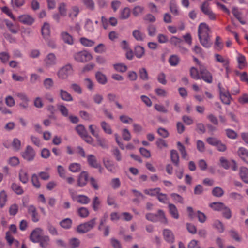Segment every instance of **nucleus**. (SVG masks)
Segmentation results:
<instances>
[{
	"label": "nucleus",
	"mask_w": 248,
	"mask_h": 248,
	"mask_svg": "<svg viewBox=\"0 0 248 248\" xmlns=\"http://www.w3.org/2000/svg\"><path fill=\"white\" fill-rule=\"evenodd\" d=\"M211 31L209 26L205 23H201L198 30V35L202 45L206 48H209L212 45L211 36L209 33Z\"/></svg>",
	"instance_id": "nucleus-1"
},
{
	"label": "nucleus",
	"mask_w": 248,
	"mask_h": 248,
	"mask_svg": "<svg viewBox=\"0 0 248 248\" xmlns=\"http://www.w3.org/2000/svg\"><path fill=\"white\" fill-rule=\"evenodd\" d=\"M74 69L70 63H67L60 68L57 72V76L61 79H66L73 75Z\"/></svg>",
	"instance_id": "nucleus-2"
},
{
	"label": "nucleus",
	"mask_w": 248,
	"mask_h": 248,
	"mask_svg": "<svg viewBox=\"0 0 248 248\" xmlns=\"http://www.w3.org/2000/svg\"><path fill=\"white\" fill-rule=\"evenodd\" d=\"M96 218H94L89 221L78 225L76 228V231L79 234H84L91 231L96 224Z\"/></svg>",
	"instance_id": "nucleus-3"
},
{
	"label": "nucleus",
	"mask_w": 248,
	"mask_h": 248,
	"mask_svg": "<svg viewBox=\"0 0 248 248\" xmlns=\"http://www.w3.org/2000/svg\"><path fill=\"white\" fill-rule=\"evenodd\" d=\"M74 60L78 62L85 63L91 60L93 57L90 53L86 50L75 53L73 55Z\"/></svg>",
	"instance_id": "nucleus-4"
},
{
	"label": "nucleus",
	"mask_w": 248,
	"mask_h": 248,
	"mask_svg": "<svg viewBox=\"0 0 248 248\" xmlns=\"http://www.w3.org/2000/svg\"><path fill=\"white\" fill-rule=\"evenodd\" d=\"M36 153L32 147L28 145L25 150L21 153L22 157L28 161H32L35 156Z\"/></svg>",
	"instance_id": "nucleus-5"
},
{
	"label": "nucleus",
	"mask_w": 248,
	"mask_h": 248,
	"mask_svg": "<svg viewBox=\"0 0 248 248\" xmlns=\"http://www.w3.org/2000/svg\"><path fill=\"white\" fill-rule=\"evenodd\" d=\"M200 74L201 79L208 83H212L213 77L212 74L203 66L200 67Z\"/></svg>",
	"instance_id": "nucleus-6"
},
{
	"label": "nucleus",
	"mask_w": 248,
	"mask_h": 248,
	"mask_svg": "<svg viewBox=\"0 0 248 248\" xmlns=\"http://www.w3.org/2000/svg\"><path fill=\"white\" fill-rule=\"evenodd\" d=\"M219 93L220 98L223 103L226 105H230L231 103V99H232L231 95L228 90H225L224 89L221 88L220 83L218 85Z\"/></svg>",
	"instance_id": "nucleus-7"
},
{
	"label": "nucleus",
	"mask_w": 248,
	"mask_h": 248,
	"mask_svg": "<svg viewBox=\"0 0 248 248\" xmlns=\"http://www.w3.org/2000/svg\"><path fill=\"white\" fill-rule=\"evenodd\" d=\"M201 10L205 15L207 16L210 20H215L216 15L209 7V4L207 1L203 2L200 7Z\"/></svg>",
	"instance_id": "nucleus-8"
},
{
	"label": "nucleus",
	"mask_w": 248,
	"mask_h": 248,
	"mask_svg": "<svg viewBox=\"0 0 248 248\" xmlns=\"http://www.w3.org/2000/svg\"><path fill=\"white\" fill-rule=\"evenodd\" d=\"M201 10L205 15L207 16L210 20H215L216 15L209 7V4L207 1L203 2L200 7Z\"/></svg>",
	"instance_id": "nucleus-9"
},
{
	"label": "nucleus",
	"mask_w": 248,
	"mask_h": 248,
	"mask_svg": "<svg viewBox=\"0 0 248 248\" xmlns=\"http://www.w3.org/2000/svg\"><path fill=\"white\" fill-rule=\"evenodd\" d=\"M16 95L22 101L19 104V106L21 109L27 110L29 108V99L27 95L24 93H18Z\"/></svg>",
	"instance_id": "nucleus-10"
},
{
	"label": "nucleus",
	"mask_w": 248,
	"mask_h": 248,
	"mask_svg": "<svg viewBox=\"0 0 248 248\" xmlns=\"http://www.w3.org/2000/svg\"><path fill=\"white\" fill-rule=\"evenodd\" d=\"M44 65L46 67L49 68L57 64V59L55 54L53 53L48 54L44 60Z\"/></svg>",
	"instance_id": "nucleus-11"
},
{
	"label": "nucleus",
	"mask_w": 248,
	"mask_h": 248,
	"mask_svg": "<svg viewBox=\"0 0 248 248\" xmlns=\"http://www.w3.org/2000/svg\"><path fill=\"white\" fill-rule=\"evenodd\" d=\"M88 177L89 175L87 171H82L78 177L77 186L81 187L85 186L87 183Z\"/></svg>",
	"instance_id": "nucleus-12"
},
{
	"label": "nucleus",
	"mask_w": 248,
	"mask_h": 248,
	"mask_svg": "<svg viewBox=\"0 0 248 248\" xmlns=\"http://www.w3.org/2000/svg\"><path fill=\"white\" fill-rule=\"evenodd\" d=\"M42 230L41 228H35L31 233L30 240L33 243H38L39 239L43 236Z\"/></svg>",
	"instance_id": "nucleus-13"
},
{
	"label": "nucleus",
	"mask_w": 248,
	"mask_h": 248,
	"mask_svg": "<svg viewBox=\"0 0 248 248\" xmlns=\"http://www.w3.org/2000/svg\"><path fill=\"white\" fill-rule=\"evenodd\" d=\"M28 213L31 216V220L33 222H37L40 219V216L35 207L32 205L28 207Z\"/></svg>",
	"instance_id": "nucleus-14"
},
{
	"label": "nucleus",
	"mask_w": 248,
	"mask_h": 248,
	"mask_svg": "<svg viewBox=\"0 0 248 248\" xmlns=\"http://www.w3.org/2000/svg\"><path fill=\"white\" fill-rule=\"evenodd\" d=\"M163 235L166 241L169 243H172L174 241V236L172 232L169 229H165L163 231Z\"/></svg>",
	"instance_id": "nucleus-15"
},
{
	"label": "nucleus",
	"mask_w": 248,
	"mask_h": 248,
	"mask_svg": "<svg viewBox=\"0 0 248 248\" xmlns=\"http://www.w3.org/2000/svg\"><path fill=\"white\" fill-rule=\"evenodd\" d=\"M19 21L26 25H31L34 21V18L28 15H23L19 16Z\"/></svg>",
	"instance_id": "nucleus-16"
},
{
	"label": "nucleus",
	"mask_w": 248,
	"mask_h": 248,
	"mask_svg": "<svg viewBox=\"0 0 248 248\" xmlns=\"http://www.w3.org/2000/svg\"><path fill=\"white\" fill-rule=\"evenodd\" d=\"M131 191L133 193L134 196L135 197V198L132 200V202L136 204H140L141 201L144 199L145 198L142 193L136 189H132Z\"/></svg>",
	"instance_id": "nucleus-17"
},
{
	"label": "nucleus",
	"mask_w": 248,
	"mask_h": 248,
	"mask_svg": "<svg viewBox=\"0 0 248 248\" xmlns=\"http://www.w3.org/2000/svg\"><path fill=\"white\" fill-rule=\"evenodd\" d=\"M40 246L42 248H47L50 246V239L47 235H43L38 241Z\"/></svg>",
	"instance_id": "nucleus-18"
},
{
	"label": "nucleus",
	"mask_w": 248,
	"mask_h": 248,
	"mask_svg": "<svg viewBox=\"0 0 248 248\" xmlns=\"http://www.w3.org/2000/svg\"><path fill=\"white\" fill-rule=\"evenodd\" d=\"M239 175L244 182L248 184V169L242 167L239 170Z\"/></svg>",
	"instance_id": "nucleus-19"
},
{
	"label": "nucleus",
	"mask_w": 248,
	"mask_h": 248,
	"mask_svg": "<svg viewBox=\"0 0 248 248\" xmlns=\"http://www.w3.org/2000/svg\"><path fill=\"white\" fill-rule=\"evenodd\" d=\"M60 96L61 98L65 101H72L73 98L72 95L63 89L60 90Z\"/></svg>",
	"instance_id": "nucleus-20"
},
{
	"label": "nucleus",
	"mask_w": 248,
	"mask_h": 248,
	"mask_svg": "<svg viewBox=\"0 0 248 248\" xmlns=\"http://www.w3.org/2000/svg\"><path fill=\"white\" fill-rule=\"evenodd\" d=\"M155 215L156 216L157 222L159 221L165 224H167L168 223V220L165 217V213L162 210H158L157 213L155 214Z\"/></svg>",
	"instance_id": "nucleus-21"
},
{
	"label": "nucleus",
	"mask_w": 248,
	"mask_h": 248,
	"mask_svg": "<svg viewBox=\"0 0 248 248\" xmlns=\"http://www.w3.org/2000/svg\"><path fill=\"white\" fill-rule=\"evenodd\" d=\"M170 158L171 162L175 166L178 167L179 165V156L178 152L175 150L170 151Z\"/></svg>",
	"instance_id": "nucleus-22"
},
{
	"label": "nucleus",
	"mask_w": 248,
	"mask_h": 248,
	"mask_svg": "<svg viewBox=\"0 0 248 248\" xmlns=\"http://www.w3.org/2000/svg\"><path fill=\"white\" fill-rule=\"evenodd\" d=\"M239 156L245 162L248 160V150L243 147L239 148L238 152Z\"/></svg>",
	"instance_id": "nucleus-23"
},
{
	"label": "nucleus",
	"mask_w": 248,
	"mask_h": 248,
	"mask_svg": "<svg viewBox=\"0 0 248 248\" xmlns=\"http://www.w3.org/2000/svg\"><path fill=\"white\" fill-rule=\"evenodd\" d=\"M168 207L171 216L175 219H178L179 215L176 206L172 203H169Z\"/></svg>",
	"instance_id": "nucleus-24"
},
{
	"label": "nucleus",
	"mask_w": 248,
	"mask_h": 248,
	"mask_svg": "<svg viewBox=\"0 0 248 248\" xmlns=\"http://www.w3.org/2000/svg\"><path fill=\"white\" fill-rule=\"evenodd\" d=\"M87 159L88 164L90 166L93 168L97 167V165L99 163L97 162L96 157L93 155H89L87 156Z\"/></svg>",
	"instance_id": "nucleus-25"
},
{
	"label": "nucleus",
	"mask_w": 248,
	"mask_h": 248,
	"mask_svg": "<svg viewBox=\"0 0 248 248\" xmlns=\"http://www.w3.org/2000/svg\"><path fill=\"white\" fill-rule=\"evenodd\" d=\"M134 53L137 58L140 59L142 58L145 54L144 48L140 46H136L134 48Z\"/></svg>",
	"instance_id": "nucleus-26"
},
{
	"label": "nucleus",
	"mask_w": 248,
	"mask_h": 248,
	"mask_svg": "<svg viewBox=\"0 0 248 248\" xmlns=\"http://www.w3.org/2000/svg\"><path fill=\"white\" fill-rule=\"evenodd\" d=\"M225 206L224 203L221 202H214L209 204L210 207L215 211H221Z\"/></svg>",
	"instance_id": "nucleus-27"
},
{
	"label": "nucleus",
	"mask_w": 248,
	"mask_h": 248,
	"mask_svg": "<svg viewBox=\"0 0 248 248\" xmlns=\"http://www.w3.org/2000/svg\"><path fill=\"white\" fill-rule=\"evenodd\" d=\"M97 81L101 84H105L107 82L106 76L100 72H97L95 74Z\"/></svg>",
	"instance_id": "nucleus-28"
},
{
	"label": "nucleus",
	"mask_w": 248,
	"mask_h": 248,
	"mask_svg": "<svg viewBox=\"0 0 248 248\" xmlns=\"http://www.w3.org/2000/svg\"><path fill=\"white\" fill-rule=\"evenodd\" d=\"M132 35L136 40L139 41H143L145 37V34L141 33L138 30H134L132 32Z\"/></svg>",
	"instance_id": "nucleus-29"
},
{
	"label": "nucleus",
	"mask_w": 248,
	"mask_h": 248,
	"mask_svg": "<svg viewBox=\"0 0 248 248\" xmlns=\"http://www.w3.org/2000/svg\"><path fill=\"white\" fill-rule=\"evenodd\" d=\"M61 35L62 39L65 43L70 45L73 44V40L72 36H71L67 32H62Z\"/></svg>",
	"instance_id": "nucleus-30"
},
{
	"label": "nucleus",
	"mask_w": 248,
	"mask_h": 248,
	"mask_svg": "<svg viewBox=\"0 0 248 248\" xmlns=\"http://www.w3.org/2000/svg\"><path fill=\"white\" fill-rule=\"evenodd\" d=\"M212 194L216 197H221L224 194V191L220 187L217 186L212 189Z\"/></svg>",
	"instance_id": "nucleus-31"
},
{
	"label": "nucleus",
	"mask_w": 248,
	"mask_h": 248,
	"mask_svg": "<svg viewBox=\"0 0 248 248\" xmlns=\"http://www.w3.org/2000/svg\"><path fill=\"white\" fill-rule=\"evenodd\" d=\"M72 220L69 218L64 219L60 222V226L65 229H69L71 228Z\"/></svg>",
	"instance_id": "nucleus-32"
},
{
	"label": "nucleus",
	"mask_w": 248,
	"mask_h": 248,
	"mask_svg": "<svg viewBox=\"0 0 248 248\" xmlns=\"http://www.w3.org/2000/svg\"><path fill=\"white\" fill-rule=\"evenodd\" d=\"M80 244V241L77 238H72L69 239L68 246L69 248H77Z\"/></svg>",
	"instance_id": "nucleus-33"
},
{
	"label": "nucleus",
	"mask_w": 248,
	"mask_h": 248,
	"mask_svg": "<svg viewBox=\"0 0 248 248\" xmlns=\"http://www.w3.org/2000/svg\"><path fill=\"white\" fill-rule=\"evenodd\" d=\"M77 201L82 204H87L90 202V199L84 195H78Z\"/></svg>",
	"instance_id": "nucleus-34"
},
{
	"label": "nucleus",
	"mask_w": 248,
	"mask_h": 248,
	"mask_svg": "<svg viewBox=\"0 0 248 248\" xmlns=\"http://www.w3.org/2000/svg\"><path fill=\"white\" fill-rule=\"evenodd\" d=\"M20 181L23 184H26L29 181L28 174L26 171L21 170L19 173Z\"/></svg>",
	"instance_id": "nucleus-35"
},
{
	"label": "nucleus",
	"mask_w": 248,
	"mask_h": 248,
	"mask_svg": "<svg viewBox=\"0 0 248 248\" xmlns=\"http://www.w3.org/2000/svg\"><path fill=\"white\" fill-rule=\"evenodd\" d=\"M169 8L170 11L173 15H179V11L175 1H172L170 3Z\"/></svg>",
	"instance_id": "nucleus-36"
},
{
	"label": "nucleus",
	"mask_w": 248,
	"mask_h": 248,
	"mask_svg": "<svg viewBox=\"0 0 248 248\" xmlns=\"http://www.w3.org/2000/svg\"><path fill=\"white\" fill-rule=\"evenodd\" d=\"M68 169L72 172H78L81 169V165L78 163H72L69 165Z\"/></svg>",
	"instance_id": "nucleus-37"
},
{
	"label": "nucleus",
	"mask_w": 248,
	"mask_h": 248,
	"mask_svg": "<svg viewBox=\"0 0 248 248\" xmlns=\"http://www.w3.org/2000/svg\"><path fill=\"white\" fill-rule=\"evenodd\" d=\"M103 163L105 167L109 171L112 173L116 172V168L113 163L109 160L104 161Z\"/></svg>",
	"instance_id": "nucleus-38"
},
{
	"label": "nucleus",
	"mask_w": 248,
	"mask_h": 248,
	"mask_svg": "<svg viewBox=\"0 0 248 248\" xmlns=\"http://www.w3.org/2000/svg\"><path fill=\"white\" fill-rule=\"evenodd\" d=\"M113 67L117 72L122 73L125 72L127 70V66L122 63L115 64L113 65Z\"/></svg>",
	"instance_id": "nucleus-39"
},
{
	"label": "nucleus",
	"mask_w": 248,
	"mask_h": 248,
	"mask_svg": "<svg viewBox=\"0 0 248 248\" xmlns=\"http://www.w3.org/2000/svg\"><path fill=\"white\" fill-rule=\"evenodd\" d=\"M84 5L88 9L93 11L95 9V3L93 0H82Z\"/></svg>",
	"instance_id": "nucleus-40"
},
{
	"label": "nucleus",
	"mask_w": 248,
	"mask_h": 248,
	"mask_svg": "<svg viewBox=\"0 0 248 248\" xmlns=\"http://www.w3.org/2000/svg\"><path fill=\"white\" fill-rule=\"evenodd\" d=\"M78 215L82 218H86L89 215V211L87 208L81 207L78 209Z\"/></svg>",
	"instance_id": "nucleus-41"
},
{
	"label": "nucleus",
	"mask_w": 248,
	"mask_h": 248,
	"mask_svg": "<svg viewBox=\"0 0 248 248\" xmlns=\"http://www.w3.org/2000/svg\"><path fill=\"white\" fill-rule=\"evenodd\" d=\"M42 34L45 37L49 35L50 33V25L47 23H45L42 27Z\"/></svg>",
	"instance_id": "nucleus-42"
},
{
	"label": "nucleus",
	"mask_w": 248,
	"mask_h": 248,
	"mask_svg": "<svg viewBox=\"0 0 248 248\" xmlns=\"http://www.w3.org/2000/svg\"><path fill=\"white\" fill-rule=\"evenodd\" d=\"M96 138V141L98 144L103 149H108V145L107 140L103 138H101L98 136Z\"/></svg>",
	"instance_id": "nucleus-43"
},
{
	"label": "nucleus",
	"mask_w": 248,
	"mask_h": 248,
	"mask_svg": "<svg viewBox=\"0 0 248 248\" xmlns=\"http://www.w3.org/2000/svg\"><path fill=\"white\" fill-rule=\"evenodd\" d=\"M54 84L53 79L51 78H47L44 80L43 85L46 90H50Z\"/></svg>",
	"instance_id": "nucleus-44"
},
{
	"label": "nucleus",
	"mask_w": 248,
	"mask_h": 248,
	"mask_svg": "<svg viewBox=\"0 0 248 248\" xmlns=\"http://www.w3.org/2000/svg\"><path fill=\"white\" fill-rule=\"evenodd\" d=\"M139 73L140 77L142 80L147 81L149 79L148 74L147 70L145 68L140 69Z\"/></svg>",
	"instance_id": "nucleus-45"
},
{
	"label": "nucleus",
	"mask_w": 248,
	"mask_h": 248,
	"mask_svg": "<svg viewBox=\"0 0 248 248\" xmlns=\"http://www.w3.org/2000/svg\"><path fill=\"white\" fill-rule=\"evenodd\" d=\"M79 12V8L77 6H74L72 7L71 10L69 12L68 16L69 17L73 18L77 16Z\"/></svg>",
	"instance_id": "nucleus-46"
},
{
	"label": "nucleus",
	"mask_w": 248,
	"mask_h": 248,
	"mask_svg": "<svg viewBox=\"0 0 248 248\" xmlns=\"http://www.w3.org/2000/svg\"><path fill=\"white\" fill-rule=\"evenodd\" d=\"M161 189L160 188H155L153 189H146L144 190V192L148 195L154 196L158 195Z\"/></svg>",
	"instance_id": "nucleus-47"
},
{
	"label": "nucleus",
	"mask_w": 248,
	"mask_h": 248,
	"mask_svg": "<svg viewBox=\"0 0 248 248\" xmlns=\"http://www.w3.org/2000/svg\"><path fill=\"white\" fill-rule=\"evenodd\" d=\"M100 125L104 131L108 134H111L112 133L110 126L105 121H102L100 123Z\"/></svg>",
	"instance_id": "nucleus-48"
},
{
	"label": "nucleus",
	"mask_w": 248,
	"mask_h": 248,
	"mask_svg": "<svg viewBox=\"0 0 248 248\" xmlns=\"http://www.w3.org/2000/svg\"><path fill=\"white\" fill-rule=\"evenodd\" d=\"M76 130L81 138L88 133L85 127L82 124H79L77 126Z\"/></svg>",
	"instance_id": "nucleus-49"
},
{
	"label": "nucleus",
	"mask_w": 248,
	"mask_h": 248,
	"mask_svg": "<svg viewBox=\"0 0 248 248\" xmlns=\"http://www.w3.org/2000/svg\"><path fill=\"white\" fill-rule=\"evenodd\" d=\"M7 195L4 190L0 192V207L2 208L5 204L7 201Z\"/></svg>",
	"instance_id": "nucleus-50"
},
{
	"label": "nucleus",
	"mask_w": 248,
	"mask_h": 248,
	"mask_svg": "<svg viewBox=\"0 0 248 248\" xmlns=\"http://www.w3.org/2000/svg\"><path fill=\"white\" fill-rule=\"evenodd\" d=\"M144 10L143 6L137 5L132 10V14L135 16H138L142 14Z\"/></svg>",
	"instance_id": "nucleus-51"
},
{
	"label": "nucleus",
	"mask_w": 248,
	"mask_h": 248,
	"mask_svg": "<svg viewBox=\"0 0 248 248\" xmlns=\"http://www.w3.org/2000/svg\"><path fill=\"white\" fill-rule=\"evenodd\" d=\"M130 15V8L128 7H125L121 12L120 17L122 19H126L129 17Z\"/></svg>",
	"instance_id": "nucleus-52"
},
{
	"label": "nucleus",
	"mask_w": 248,
	"mask_h": 248,
	"mask_svg": "<svg viewBox=\"0 0 248 248\" xmlns=\"http://www.w3.org/2000/svg\"><path fill=\"white\" fill-rule=\"evenodd\" d=\"M80 42L82 45L87 47L92 46L94 44V42L93 41L90 40L85 37H82L80 38Z\"/></svg>",
	"instance_id": "nucleus-53"
},
{
	"label": "nucleus",
	"mask_w": 248,
	"mask_h": 248,
	"mask_svg": "<svg viewBox=\"0 0 248 248\" xmlns=\"http://www.w3.org/2000/svg\"><path fill=\"white\" fill-rule=\"evenodd\" d=\"M213 227L219 232H222L224 230V225L218 220H216L214 221Z\"/></svg>",
	"instance_id": "nucleus-54"
},
{
	"label": "nucleus",
	"mask_w": 248,
	"mask_h": 248,
	"mask_svg": "<svg viewBox=\"0 0 248 248\" xmlns=\"http://www.w3.org/2000/svg\"><path fill=\"white\" fill-rule=\"evenodd\" d=\"M11 188L18 195H21L24 192V191L21 186L15 183L12 184Z\"/></svg>",
	"instance_id": "nucleus-55"
},
{
	"label": "nucleus",
	"mask_w": 248,
	"mask_h": 248,
	"mask_svg": "<svg viewBox=\"0 0 248 248\" xmlns=\"http://www.w3.org/2000/svg\"><path fill=\"white\" fill-rule=\"evenodd\" d=\"M221 211H222V215L224 217L227 219L231 218L232 212L228 207L225 205Z\"/></svg>",
	"instance_id": "nucleus-56"
},
{
	"label": "nucleus",
	"mask_w": 248,
	"mask_h": 248,
	"mask_svg": "<svg viewBox=\"0 0 248 248\" xmlns=\"http://www.w3.org/2000/svg\"><path fill=\"white\" fill-rule=\"evenodd\" d=\"M216 61L217 62H220L223 64L224 66H227L229 64V61L225 59L222 56L219 54H216L215 55Z\"/></svg>",
	"instance_id": "nucleus-57"
},
{
	"label": "nucleus",
	"mask_w": 248,
	"mask_h": 248,
	"mask_svg": "<svg viewBox=\"0 0 248 248\" xmlns=\"http://www.w3.org/2000/svg\"><path fill=\"white\" fill-rule=\"evenodd\" d=\"M58 10L60 15L63 16H66L67 14V10L66 4L65 3L62 2L60 3Z\"/></svg>",
	"instance_id": "nucleus-58"
},
{
	"label": "nucleus",
	"mask_w": 248,
	"mask_h": 248,
	"mask_svg": "<svg viewBox=\"0 0 248 248\" xmlns=\"http://www.w3.org/2000/svg\"><path fill=\"white\" fill-rule=\"evenodd\" d=\"M190 75L194 79L198 80L201 79L200 75H199L198 70L194 67H192L190 69Z\"/></svg>",
	"instance_id": "nucleus-59"
},
{
	"label": "nucleus",
	"mask_w": 248,
	"mask_h": 248,
	"mask_svg": "<svg viewBox=\"0 0 248 248\" xmlns=\"http://www.w3.org/2000/svg\"><path fill=\"white\" fill-rule=\"evenodd\" d=\"M169 62L171 66H176L179 62V58L177 55H171L169 59Z\"/></svg>",
	"instance_id": "nucleus-60"
},
{
	"label": "nucleus",
	"mask_w": 248,
	"mask_h": 248,
	"mask_svg": "<svg viewBox=\"0 0 248 248\" xmlns=\"http://www.w3.org/2000/svg\"><path fill=\"white\" fill-rule=\"evenodd\" d=\"M100 204V201L99 199V198L97 196L94 197L92 204V207L94 211H96L99 209Z\"/></svg>",
	"instance_id": "nucleus-61"
},
{
	"label": "nucleus",
	"mask_w": 248,
	"mask_h": 248,
	"mask_svg": "<svg viewBox=\"0 0 248 248\" xmlns=\"http://www.w3.org/2000/svg\"><path fill=\"white\" fill-rule=\"evenodd\" d=\"M57 171L59 174V176L62 178V179H65L66 178V170H65V169L61 165H58L57 166Z\"/></svg>",
	"instance_id": "nucleus-62"
},
{
	"label": "nucleus",
	"mask_w": 248,
	"mask_h": 248,
	"mask_svg": "<svg viewBox=\"0 0 248 248\" xmlns=\"http://www.w3.org/2000/svg\"><path fill=\"white\" fill-rule=\"evenodd\" d=\"M84 28L87 31L89 32H93L94 30V27L92 21L88 19L86 21Z\"/></svg>",
	"instance_id": "nucleus-63"
},
{
	"label": "nucleus",
	"mask_w": 248,
	"mask_h": 248,
	"mask_svg": "<svg viewBox=\"0 0 248 248\" xmlns=\"http://www.w3.org/2000/svg\"><path fill=\"white\" fill-rule=\"evenodd\" d=\"M170 42L172 45H173L177 47L182 44H183V41L179 38L175 36H173L170 40Z\"/></svg>",
	"instance_id": "nucleus-64"
}]
</instances>
